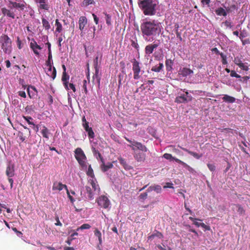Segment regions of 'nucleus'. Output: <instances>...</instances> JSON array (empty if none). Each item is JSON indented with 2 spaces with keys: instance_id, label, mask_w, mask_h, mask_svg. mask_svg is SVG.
Masks as SVG:
<instances>
[{
  "instance_id": "obj_37",
  "label": "nucleus",
  "mask_w": 250,
  "mask_h": 250,
  "mask_svg": "<svg viewBox=\"0 0 250 250\" xmlns=\"http://www.w3.org/2000/svg\"><path fill=\"white\" fill-rule=\"evenodd\" d=\"M94 234L96 237L98 238L99 244H102V239L101 232L97 229H95L94 230Z\"/></svg>"
},
{
  "instance_id": "obj_26",
  "label": "nucleus",
  "mask_w": 250,
  "mask_h": 250,
  "mask_svg": "<svg viewBox=\"0 0 250 250\" xmlns=\"http://www.w3.org/2000/svg\"><path fill=\"white\" fill-rule=\"evenodd\" d=\"M176 162L177 163H178L181 164L185 168H186L189 172H192V173L194 172V169L191 167H190L188 164H187L185 162L182 161L181 160H176Z\"/></svg>"
},
{
  "instance_id": "obj_47",
  "label": "nucleus",
  "mask_w": 250,
  "mask_h": 250,
  "mask_svg": "<svg viewBox=\"0 0 250 250\" xmlns=\"http://www.w3.org/2000/svg\"><path fill=\"white\" fill-rule=\"evenodd\" d=\"M52 60V54L51 52H48V60H47L46 62V64H51Z\"/></svg>"
},
{
  "instance_id": "obj_54",
  "label": "nucleus",
  "mask_w": 250,
  "mask_h": 250,
  "mask_svg": "<svg viewBox=\"0 0 250 250\" xmlns=\"http://www.w3.org/2000/svg\"><path fill=\"white\" fill-rule=\"evenodd\" d=\"M98 56L95 57L94 60V68H99L98 64Z\"/></svg>"
},
{
  "instance_id": "obj_36",
  "label": "nucleus",
  "mask_w": 250,
  "mask_h": 250,
  "mask_svg": "<svg viewBox=\"0 0 250 250\" xmlns=\"http://www.w3.org/2000/svg\"><path fill=\"white\" fill-rule=\"evenodd\" d=\"M223 99L224 101L230 103H232L235 101V99L234 97L229 96L228 95H224V96L223 97Z\"/></svg>"
},
{
  "instance_id": "obj_21",
  "label": "nucleus",
  "mask_w": 250,
  "mask_h": 250,
  "mask_svg": "<svg viewBox=\"0 0 250 250\" xmlns=\"http://www.w3.org/2000/svg\"><path fill=\"white\" fill-rule=\"evenodd\" d=\"M135 160L138 162H144L146 160V155L143 152L136 153L134 156Z\"/></svg>"
},
{
  "instance_id": "obj_9",
  "label": "nucleus",
  "mask_w": 250,
  "mask_h": 250,
  "mask_svg": "<svg viewBox=\"0 0 250 250\" xmlns=\"http://www.w3.org/2000/svg\"><path fill=\"white\" fill-rule=\"evenodd\" d=\"M192 100L191 96H187L186 97L185 95H181L175 98V102L177 103H187L188 101H190Z\"/></svg>"
},
{
  "instance_id": "obj_58",
  "label": "nucleus",
  "mask_w": 250,
  "mask_h": 250,
  "mask_svg": "<svg viewBox=\"0 0 250 250\" xmlns=\"http://www.w3.org/2000/svg\"><path fill=\"white\" fill-rule=\"evenodd\" d=\"M19 137H20V140L22 141V142H23L25 141V137L23 136V133L22 132H19Z\"/></svg>"
},
{
  "instance_id": "obj_2",
  "label": "nucleus",
  "mask_w": 250,
  "mask_h": 250,
  "mask_svg": "<svg viewBox=\"0 0 250 250\" xmlns=\"http://www.w3.org/2000/svg\"><path fill=\"white\" fill-rule=\"evenodd\" d=\"M25 6L26 3L25 2H17L12 0H9L8 7L9 9L3 7L1 8V12L4 16L14 19L16 15L14 12L11 10L13 8H15L19 10L23 11L25 8Z\"/></svg>"
},
{
  "instance_id": "obj_20",
  "label": "nucleus",
  "mask_w": 250,
  "mask_h": 250,
  "mask_svg": "<svg viewBox=\"0 0 250 250\" xmlns=\"http://www.w3.org/2000/svg\"><path fill=\"white\" fill-rule=\"evenodd\" d=\"M69 79V76L67 74L66 72H63L62 81L63 82V84L66 90H69L68 88V80Z\"/></svg>"
},
{
  "instance_id": "obj_33",
  "label": "nucleus",
  "mask_w": 250,
  "mask_h": 250,
  "mask_svg": "<svg viewBox=\"0 0 250 250\" xmlns=\"http://www.w3.org/2000/svg\"><path fill=\"white\" fill-rule=\"evenodd\" d=\"M164 65L163 63H159L158 66L155 65L153 66L151 68V70L156 72H159L163 68Z\"/></svg>"
},
{
  "instance_id": "obj_22",
  "label": "nucleus",
  "mask_w": 250,
  "mask_h": 250,
  "mask_svg": "<svg viewBox=\"0 0 250 250\" xmlns=\"http://www.w3.org/2000/svg\"><path fill=\"white\" fill-rule=\"evenodd\" d=\"M192 73L193 71L192 70L186 67H184L179 71V74L182 75L183 77L189 76Z\"/></svg>"
},
{
  "instance_id": "obj_18",
  "label": "nucleus",
  "mask_w": 250,
  "mask_h": 250,
  "mask_svg": "<svg viewBox=\"0 0 250 250\" xmlns=\"http://www.w3.org/2000/svg\"><path fill=\"white\" fill-rule=\"evenodd\" d=\"M88 183L92 186V188L94 189V191L98 193H99L100 191V188L98 184H97V182L96 179L91 178L88 180Z\"/></svg>"
},
{
  "instance_id": "obj_29",
  "label": "nucleus",
  "mask_w": 250,
  "mask_h": 250,
  "mask_svg": "<svg viewBox=\"0 0 250 250\" xmlns=\"http://www.w3.org/2000/svg\"><path fill=\"white\" fill-rule=\"evenodd\" d=\"M167 70L168 71H171L172 69V65L173 62L170 59H167L165 62Z\"/></svg>"
},
{
  "instance_id": "obj_1",
  "label": "nucleus",
  "mask_w": 250,
  "mask_h": 250,
  "mask_svg": "<svg viewBox=\"0 0 250 250\" xmlns=\"http://www.w3.org/2000/svg\"><path fill=\"white\" fill-rule=\"evenodd\" d=\"M162 29L160 23L154 20L145 22L141 25L143 38L147 42H152L155 40L156 37L161 34Z\"/></svg>"
},
{
  "instance_id": "obj_10",
  "label": "nucleus",
  "mask_w": 250,
  "mask_h": 250,
  "mask_svg": "<svg viewBox=\"0 0 250 250\" xmlns=\"http://www.w3.org/2000/svg\"><path fill=\"white\" fill-rule=\"evenodd\" d=\"M30 47L36 55H39L38 50H40L42 49V48L37 44L34 39L32 40V42L30 43Z\"/></svg>"
},
{
  "instance_id": "obj_43",
  "label": "nucleus",
  "mask_w": 250,
  "mask_h": 250,
  "mask_svg": "<svg viewBox=\"0 0 250 250\" xmlns=\"http://www.w3.org/2000/svg\"><path fill=\"white\" fill-rule=\"evenodd\" d=\"M23 119L28 123L29 125H35L33 122H31V120H33V118L30 116H23Z\"/></svg>"
},
{
  "instance_id": "obj_13",
  "label": "nucleus",
  "mask_w": 250,
  "mask_h": 250,
  "mask_svg": "<svg viewBox=\"0 0 250 250\" xmlns=\"http://www.w3.org/2000/svg\"><path fill=\"white\" fill-rule=\"evenodd\" d=\"M159 46L158 43H151L146 45L145 49V53L147 55L152 54L155 49Z\"/></svg>"
},
{
  "instance_id": "obj_23",
  "label": "nucleus",
  "mask_w": 250,
  "mask_h": 250,
  "mask_svg": "<svg viewBox=\"0 0 250 250\" xmlns=\"http://www.w3.org/2000/svg\"><path fill=\"white\" fill-rule=\"evenodd\" d=\"M155 237H158L160 239H162L164 237L163 234L160 231L155 230L154 231V233L152 234L151 235L148 236L147 238L148 240H153Z\"/></svg>"
},
{
  "instance_id": "obj_30",
  "label": "nucleus",
  "mask_w": 250,
  "mask_h": 250,
  "mask_svg": "<svg viewBox=\"0 0 250 250\" xmlns=\"http://www.w3.org/2000/svg\"><path fill=\"white\" fill-rule=\"evenodd\" d=\"M183 149L187 152L188 154H190L191 155L193 156L194 158H195L196 159H199L200 157H202V154H199L196 152H192V151H191L186 148H183Z\"/></svg>"
},
{
  "instance_id": "obj_39",
  "label": "nucleus",
  "mask_w": 250,
  "mask_h": 250,
  "mask_svg": "<svg viewBox=\"0 0 250 250\" xmlns=\"http://www.w3.org/2000/svg\"><path fill=\"white\" fill-rule=\"evenodd\" d=\"M216 13L219 16H226L227 15V13L226 11L223 8H219L217 9H216Z\"/></svg>"
},
{
  "instance_id": "obj_4",
  "label": "nucleus",
  "mask_w": 250,
  "mask_h": 250,
  "mask_svg": "<svg viewBox=\"0 0 250 250\" xmlns=\"http://www.w3.org/2000/svg\"><path fill=\"white\" fill-rule=\"evenodd\" d=\"M0 45L3 51L10 54L12 50V41L6 35L3 34L0 37Z\"/></svg>"
},
{
  "instance_id": "obj_63",
  "label": "nucleus",
  "mask_w": 250,
  "mask_h": 250,
  "mask_svg": "<svg viewBox=\"0 0 250 250\" xmlns=\"http://www.w3.org/2000/svg\"><path fill=\"white\" fill-rule=\"evenodd\" d=\"M92 150L94 155L95 156L96 158H97V155L98 154V153H100L99 151L93 147L92 148Z\"/></svg>"
},
{
  "instance_id": "obj_35",
  "label": "nucleus",
  "mask_w": 250,
  "mask_h": 250,
  "mask_svg": "<svg viewBox=\"0 0 250 250\" xmlns=\"http://www.w3.org/2000/svg\"><path fill=\"white\" fill-rule=\"evenodd\" d=\"M55 25L56 26V32L60 33L62 31V25L58 19L55 21Z\"/></svg>"
},
{
  "instance_id": "obj_5",
  "label": "nucleus",
  "mask_w": 250,
  "mask_h": 250,
  "mask_svg": "<svg viewBox=\"0 0 250 250\" xmlns=\"http://www.w3.org/2000/svg\"><path fill=\"white\" fill-rule=\"evenodd\" d=\"M74 152L75 158L80 165L82 167H86V157L82 148L80 147L77 148Z\"/></svg>"
},
{
  "instance_id": "obj_42",
  "label": "nucleus",
  "mask_w": 250,
  "mask_h": 250,
  "mask_svg": "<svg viewBox=\"0 0 250 250\" xmlns=\"http://www.w3.org/2000/svg\"><path fill=\"white\" fill-rule=\"evenodd\" d=\"M41 133L42 134V135L43 137L48 139V129L45 126H43V129L41 131Z\"/></svg>"
},
{
  "instance_id": "obj_50",
  "label": "nucleus",
  "mask_w": 250,
  "mask_h": 250,
  "mask_svg": "<svg viewBox=\"0 0 250 250\" xmlns=\"http://www.w3.org/2000/svg\"><path fill=\"white\" fill-rule=\"evenodd\" d=\"M230 76L231 77H236L237 78H240V76L238 74H237L236 72L234 70H231V72H230Z\"/></svg>"
},
{
  "instance_id": "obj_24",
  "label": "nucleus",
  "mask_w": 250,
  "mask_h": 250,
  "mask_svg": "<svg viewBox=\"0 0 250 250\" xmlns=\"http://www.w3.org/2000/svg\"><path fill=\"white\" fill-rule=\"evenodd\" d=\"M120 163L124 167V168L126 170H130L132 168V167L128 165L126 161L123 158L120 157L118 158Z\"/></svg>"
},
{
  "instance_id": "obj_45",
  "label": "nucleus",
  "mask_w": 250,
  "mask_h": 250,
  "mask_svg": "<svg viewBox=\"0 0 250 250\" xmlns=\"http://www.w3.org/2000/svg\"><path fill=\"white\" fill-rule=\"evenodd\" d=\"M235 63L237 64L241 68L244 70H248L249 69L248 67L242 62L237 63V62H235Z\"/></svg>"
},
{
  "instance_id": "obj_60",
  "label": "nucleus",
  "mask_w": 250,
  "mask_h": 250,
  "mask_svg": "<svg viewBox=\"0 0 250 250\" xmlns=\"http://www.w3.org/2000/svg\"><path fill=\"white\" fill-rule=\"evenodd\" d=\"M55 220L56 221V223H55L56 226H62V224L60 221L59 217L58 216H56Z\"/></svg>"
},
{
  "instance_id": "obj_53",
  "label": "nucleus",
  "mask_w": 250,
  "mask_h": 250,
  "mask_svg": "<svg viewBox=\"0 0 250 250\" xmlns=\"http://www.w3.org/2000/svg\"><path fill=\"white\" fill-rule=\"evenodd\" d=\"M147 194L146 192L141 193L139 196L140 199H141L143 200H145V199H146L147 198Z\"/></svg>"
},
{
  "instance_id": "obj_49",
  "label": "nucleus",
  "mask_w": 250,
  "mask_h": 250,
  "mask_svg": "<svg viewBox=\"0 0 250 250\" xmlns=\"http://www.w3.org/2000/svg\"><path fill=\"white\" fill-rule=\"evenodd\" d=\"M131 45L132 47H134L135 48L137 49V50L139 49V45L138 44V43L137 42L132 40Z\"/></svg>"
},
{
  "instance_id": "obj_15",
  "label": "nucleus",
  "mask_w": 250,
  "mask_h": 250,
  "mask_svg": "<svg viewBox=\"0 0 250 250\" xmlns=\"http://www.w3.org/2000/svg\"><path fill=\"white\" fill-rule=\"evenodd\" d=\"M46 65L48 67L47 75L50 77L53 80H54L55 79L57 75L56 69L55 67H53V71L52 70V64H46Z\"/></svg>"
},
{
  "instance_id": "obj_27",
  "label": "nucleus",
  "mask_w": 250,
  "mask_h": 250,
  "mask_svg": "<svg viewBox=\"0 0 250 250\" xmlns=\"http://www.w3.org/2000/svg\"><path fill=\"white\" fill-rule=\"evenodd\" d=\"M233 209H236L237 210V211L238 213L240 215H243L245 213V210L244 208L238 204H234L233 205Z\"/></svg>"
},
{
  "instance_id": "obj_38",
  "label": "nucleus",
  "mask_w": 250,
  "mask_h": 250,
  "mask_svg": "<svg viewBox=\"0 0 250 250\" xmlns=\"http://www.w3.org/2000/svg\"><path fill=\"white\" fill-rule=\"evenodd\" d=\"M163 157L167 160H169L170 161L174 160L176 162V160H179L178 158H176L175 157H174L172 156L171 154L169 153H165L163 155Z\"/></svg>"
},
{
  "instance_id": "obj_55",
  "label": "nucleus",
  "mask_w": 250,
  "mask_h": 250,
  "mask_svg": "<svg viewBox=\"0 0 250 250\" xmlns=\"http://www.w3.org/2000/svg\"><path fill=\"white\" fill-rule=\"evenodd\" d=\"M17 42L18 48L20 49H21L22 47V42L19 37H17Z\"/></svg>"
},
{
  "instance_id": "obj_28",
  "label": "nucleus",
  "mask_w": 250,
  "mask_h": 250,
  "mask_svg": "<svg viewBox=\"0 0 250 250\" xmlns=\"http://www.w3.org/2000/svg\"><path fill=\"white\" fill-rule=\"evenodd\" d=\"M103 164L101 166V169L104 172L107 171L109 169L112 168L113 166V164L111 163H108L107 165H105L104 161L102 162Z\"/></svg>"
},
{
  "instance_id": "obj_7",
  "label": "nucleus",
  "mask_w": 250,
  "mask_h": 250,
  "mask_svg": "<svg viewBox=\"0 0 250 250\" xmlns=\"http://www.w3.org/2000/svg\"><path fill=\"white\" fill-rule=\"evenodd\" d=\"M132 63V70L133 72V78L135 80H138L140 78V73L141 71V68L139 62L135 59L131 61Z\"/></svg>"
},
{
  "instance_id": "obj_16",
  "label": "nucleus",
  "mask_w": 250,
  "mask_h": 250,
  "mask_svg": "<svg viewBox=\"0 0 250 250\" xmlns=\"http://www.w3.org/2000/svg\"><path fill=\"white\" fill-rule=\"evenodd\" d=\"M79 28L81 31H83L84 27L87 23V19L85 16H81L79 18Z\"/></svg>"
},
{
  "instance_id": "obj_25",
  "label": "nucleus",
  "mask_w": 250,
  "mask_h": 250,
  "mask_svg": "<svg viewBox=\"0 0 250 250\" xmlns=\"http://www.w3.org/2000/svg\"><path fill=\"white\" fill-rule=\"evenodd\" d=\"M95 68V74L93 76V80H96V81L98 84V85L100 86V80L101 78L99 76V68Z\"/></svg>"
},
{
  "instance_id": "obj_57",
  "label": "nucleus",
  "mask_w": 250,
  "mask_h": 250,
  "mask_svg": "<svg viewBox=\"0 0 250 250\" xmlns=\"http://www.w3.org/2000/svg\"><path fill=\"white\" fill-rule=\"evenodd\" d=\"M68 88H69V89H72L74 92H76V88H75V85L74 84H73L72 83H70L68 84Z\"/></svg>"
},
{
  "instance_id": "obj_31",
  "label": "nucleus",
  "mask_w": 250,
  "mask_h": 250,
  "mask_svg": "<svg viewBox=\"0 0 250 250\" xmlns=\"http://www.w3.org/2000/svg\"><path fill=\"white\" fill-rule=\"evenodd\" d=\"M42 26L43 27V28H44V29L46 30H48L49 29H50L51 26L47 20H46L44 18H42Z\"/></svg>"
},
{
  "instance_id": "obj_6",
  "label": "nucleus",
  "mask_w": 250,
  "mask_h": 250,
  "mask_svg": "<svg viewBox=\"0 0 250 250\" xmlns=\"http://www.w3.org/2000/svg\"><path fill=\"white\" fill-rule=\"evenodd\" d=\"M125 139L128 142L130 143V145H128V146L131 147L133 151H135L136 149L144 152H146L147 151L146 147L142 143L135 140L132 141L126 137H125Z\"/></svg>"
},
{
  "instance_id": "obj_46",
  "label": "nucleus",
  "mask_w": 250,
  "mask_h": 250,
  "mask_svg": "<svg viewBox=\"0 0 250 250\" xmlns=\"http://www.w3.org/2000/svg\"><path fill=\"white\" fill-rule=\"evenodd\" d=\"M94 3V0H84L83 2V5L84 6H87L89 4H91Z\"/></svg>"
},
{
  "instance_id": "obj_14",
  "label": "nucleus",
  "mask_w": 250,
  "mask_h": 250,
  "mask_svg": "<svg viewBox=\"0 0 250 250\" xmlns=\"http://www.w3.org/2000/svg\"><path fill=\"white\" fill-rule=\"evenodd\" d=\"M85 130L87 132L89 138L93 139L95 137L92 128L89 126V123H85L83 124Z\"/></svg>"
},
{
  "instance_id": "obj_19",
  "label": "nucleus",
  "mask_w": 250,
  "mask_h": 250,
  "mask_svg": "<svg viewBox=\"0 0 250 250\" xmlns=\"http://www.w3.org/2000/svg\"><path fill=\"white\" fill-rule=\"evenodd\" d=\"M27 91L28 95L30 98H33L35 96L37 95L38 91L35 87L34 86H29L27 89Z\"/></svg>"
},
{
  "instance_id": "obj_44",
  "label": "nucleus",
  "mask_w": 250,
  "mask_h": 250,
  "mask_svg": "<svg viewBox=\"0 0 250 250\" xmlns=\"http://www.w3.org/2000/svg\"><path fill=\"white\" fill-rule=\"evenodd\" d=\"M91 228V226L88 224H84L82 225L80 227L78 228L77 229V230L78 231L80 229H89Z\"/></svg>"
},
{
  "instance_id": "obj_17",
  "label": "nucleus",
  "mask_w": 250,
  "mask_h": 250,
  "mask_svg": "<svg viewBox=\"0 0 250 250\" xmlns=\"http://www.w3.org/2000/svg\"><path fill=\"white\" fill-rule=\"evenodd\" d=\"M63 188H65L66 190L68 189L66 185L62 184L61 182H55L53 183L52 187V189L53 190L61 191Z\"/></svg>"
},
{
  "instance_id": "obj_64",
  "label": "nucleus",
  "mask_w": 250,
  "mask_h": 250,
  "mask_svg": "<svg viewBox=\"0 0 250 250\" xmlns=\"http://www.w3.org/2000/svg\"><path fill=\"white\" fill-rule=\"evenodd\" d=\"M175 33L176 34L177 38H178L180 41H182V38L181 36V33L177 30H175Z\"/></svg>"
},
{
  "instance_id": "obj_11",
  "label": "nucleus",
  "mask_w": 250,
  "mask_h": 250,
  "mask_svg": "<svg viewBox=\"0 0 250 250\" xmlns=\"http://www.w3.org/2000/svg\"><path fill=\"white\" fill-rule=\"evenodd\" d=\"M37 3H39L38 6L39 9L45 10H48L49 9V5L47 3L46 0H35Z\"/></svg>"
},
{
  "instance_id": "obj_62",
  "label": "nucleus",
  "mask_w": 250,
  "mask_h": 250,
  "mask_svg": "<svg viewBox=\"0 0 250 250\" xmlns=\"http://www.w3.org/2000/svg\"><path fill=\"white\" fill-rule=\"evenodd\" d=\"M92 16L94 19V21L96 24H98L99 22V18L97 17V16L95 14H92Z\"/></svg>"
},
{
  "instance_id": "obj_40",
  "label": "nucleus",
  "mask_w": 250,
  "mask_h": 250,
  "mask_svg": "<svg viewBox=\"0 0 250 250\" xmlns=\"http://www.w3.org/2000/svg\"><path fill=\"white\" fill-rule=\"evenodd\" d=\"M86 174L88 176H90L91 178L94 179L95 176H94L93 169L91 167V165H89Z\"/></svg>"
},
{
  "instance_id": "obj_52",
  "label": "nucleus",
  "mask_w": 250,
  "mask_h": 250,
  "mask_svg": "<svg viewBox=\"0 0 250 250\" xmlns=\"http://www.w3.org/2000/svg\"><path fill=\"white\" fill-rule=\"evenodd\" d=\"M189 219L192 221L193 222L194 224H195L196 226L198 227H199L200 226L203 227V224H199L198 222L195 221V219L193 218V217H189Z\"/></svg>"
},
{
  "instance_id": "obj_41",
  "label": "nucleus",
  "mask_w": 250,
  "mask_h": 250,
  "mask_svg": "<svg viewBox=\"0 0 250 250\" xmlns=\"http://www.w3.org/2000/svg\"><path fill=\"white\" fill-rule=\"evenodd\" d=\"M104 14L105 17L106 23L108 26L111 25V16L106 12H104Z\"/></svg>"
},
{
  "instance_id": "obj_12",
  "label": "nucleus",
  "mask_w": 250,
  "mask_h": 250,
  "mask_svg": "<svg viewBox=\"0 0 250 250\" xmlns=\"http://www.w3.org/2000/svg\"><path fill=\"white\" fill-rule=\"evenodd\" d=\"M6 174L8 177H12L15 175L14 165L9 163L6 167Z\"/></svg>"
},
{
  "instance_id": "obj_34",
  "label": "nucleus",
  "mask_w": 250,
  "mask_h": 250,
  "mask_svg": "<svg viewBox=\"0 0 250 250\" xmlns=\"http://www.w3.org/2000/svg\"><path fill=\"white\" fill-rule=\"evenodd\" d=\"M149 189H150V190H154L157 193H160L162 191L161 187L159 185H154L150 186L149 188Z\"/></svg>"
},
{
  "instance_id": "obj_3",
  "label": "nucleus",
  "mask_w": 250,
  "mask_h": 250,
  "mask_svg": "<svg viewBox=\"0 0 250 250\" xmlns=\"http://www.w3.org/2000/svg\"><path fill=\"white\" fill-rule=\"evenodd\" d=\"M138 5L145 15L152 16L156 13L157 3L154 0H140Z\"/></svg>"
},
{
  "instance_id": "obj_48",
  "label": "nucleus",
  "mask_w": 250,
  "mask_h": 250,
  "mask_svg": "<svg viewBox=\"0 0 250 250\" xmlns=\"http://www.w3.org/2000/svg\"><path fill=\"white\" fill-rule=\"evenodd\" d=\"M86 84H87V81H86V80H84L83 81V89L84 92L86 94L88 92Z\"/></svg>"
},
{
  "instance_id": "obj_32",
  "label": "nucleus",
  "mask_w": 250,
  "mask_h": 250,
  "mask_svg": "<svg viewBox=\"0 0 250 250\" xmlns=\"http://www.w3.org/2000/svg\"><path fill=\"white\" fill-rule=\"evenodd\" d=\"M85 189L86 191V193L88 194V197L89 200H92L94 198V193L92 191V189L90 187L88 186L85 187Z\"/></svg>"
},
{
  "instance_id": "obj_56",
  "label": "nucleus",
  "mask_w": 250,
  "mask_h": 250,
  "mask_svg": "<svg viewBox=\"0 0 250 250\" xmlns=\"http://www.w3.org/2000/svg\"><path fill=\"white\" fill-rule=\"evenodd\" d=\"M164 188H174V187L173 186V184L171 183H167L166 185L164 186Z\"/></svg>"
},
{
  "instance_id": "obj_61",
  "label": "nucleus",
  "mask_w": 250,
  "mask_h": 250,
  "mask_svg": "<svg viewBox=\"0 0 250 250\" xmlns=\"http://www.w3.org/2000/svg\"><path fill=\"white\" fill-rule=\"evenodd\" d=\"M208 167L209 170L211 171H213L215 169V167L213 164H209L208 165Z\"/></svg>"
},
{
  "instance_id": "obj_8",
  "label": "nucleus",
  "mask_w": 250,
  "mask_h": 250,
  "mask_svg": "<svg viewBox=\"0 0 250 250\" xmlns=\"http://www.w3.org/2000/svg\"><path fill=\"white\" fill-rule=\"evenodd\" d=\"M97 203L100 207L106 208L110 204V201L105 196H101L97 200Z\"/></svg>"
},
{
  "instance_id": "obj_59",
  "label": "nucleus",
  "mask_w": 250,
  "mask_h": 250,
  "mask_svg": "<svg viewBox=\"0 0 250 250\" xmlns=\"http://www.w3.org/2000/svg\"><path fill=\"white\" fill-rule=\"evenodd\" d=\"M12 230L16 233L17 235L18 236H20V235H22V233H21V231H20L19 230H18V229L16 228H12Z\"/></svg>"
},
{
  "instance_id": "obj_51",
  "label": "nucleus",
  "mask_w": 250,
  "mask_h": 250,
  "mask_svg": "<svg viewBox=\"0 0 250 250\" xmlns=\"http://www.w3.org/2000/svg\"><path fill=\"white\" fill-rule=\"evenodd\" d=\"M66 193H67V194L68 197V198H69V199H70V200L71 202L72 203H73L74 202V201H75L74 199V198H73V197H72V196L70 194V192H69V191L68 190V189H67L66 190Z\"/></svg>"
}]
</instances>
